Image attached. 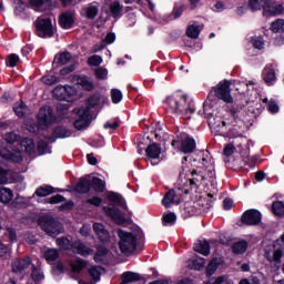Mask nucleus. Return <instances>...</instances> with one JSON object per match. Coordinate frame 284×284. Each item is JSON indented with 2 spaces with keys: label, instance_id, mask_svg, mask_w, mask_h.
<instances>
[{
  "label": "nucleus",
  "instance_id": "4c0bfd02",
  "mask_svg": "<svg viewBox=\"0 0 284 284\" xmlns=\"http://www.w3.org/2000/svg\"><path fill=\"white\" fill-rule=\"evenodd\" d=\"M91 189H93V191H95L97 193H102L105 190V183L102 179L93 176L91 179Z\"/></svg>",
  "mask_w": 284,
  "mask_h": 284
},
{
  "label": "nucleus",
  "instance_id": "72a5a7b5",
  "mask_svg": "<svg viewBox=\"0 0 284 284\" xmlns=\"http://www.w3.org/2000/svg\"><path fill=\"white\" fill-rule=\"evenodd\" d=\"M267 0H248L247 7L252 12L265 10Z\"/></svg>",
  "mask_w": 284,
  "mask_h": 284
},
{
  "label": "nucleus",
  "instance_id": "ddd939ff",
  "mask_svg": "<svg viewBox=\"0 0 284 284\" xmlns=\"http://www.w3.org/2000/svg\"><path fill=\"white\" fill-rule=\"evenodd\" d=\"M74 22H75V16H74L73 10H67V11L62 12L59 18V26L63 30L72 29L74 26Z\"/></svg>",
  "mask_w": 284,
  "mask_h": 284
},
{
  "label": "nucleus",
  "instance_id": "c756f323",
  "mask_svg": "<svg viewBox=\"0 0 284 284\" xmlns=\"http://www.w3.org/2000/svg\"><path fill=\"white\" fill-rule=\"evenodd\" d=\"M110 13L113 19H120L123 17V6L120 1H113L110 4Z\"/></svg>",
  "mask_w": 284,
  "mask_h": 284
},
{
  "label": "nucleus",
  "instance_id": "7c9ffc66",
  "mask_svg": "<svg viewBox=\"0 0 284 284\" xmlns=\"http://www.w3.org/2000/svg\"><path fill=\"white\" fill-rule=\"evenodd\" d=\"M72 59V54L70 52H63L60 54H57L54 57L53 65L57 64V67H62L68 64Z\"/></svg>",
  "mask_w": 284,
  "mask_h": 284
},
{
  "label": "nucleus",
  "instance_id": "de8ad7c7",
  "mask_svg": "<svg viewBox=\"0 0 284 284\" xmlns=\"http://www.w3.org/2000/svg\"><path fill=\"white\" fill-rule=\"evenodd\" d=\"M87 261L80 258L71 264L72 271L75 274H80L87 267Z\"/></svg>",
  "mask_w": 284,
  "mask_h": 284
},
{
  "label": "nucleus",
  "instance_id": "864d4df0",
  "mask_svg": "<svg viewBox=\"0 0 284 284\" xmlns=\"http://www.w3.org/2000/svg\"><path fill=\"white\" fill-rule=\"evenodd\" d=\"M148 130L150 133L154 134V138L156 141L161 140V135H160V133H158V132L162 131L160 122H155L153 125L149 126Z\"/></svg>",
  "mask_w": 284,
  "mask_h": 284
},
{
  "label": "nucleus",
  "instance_id": "6ab92c4d",
  "mask_svg": "<svg viewBox=\"0 0 284 284\" xmlns=\"http://www.w3.org/2000/svg\"><path fill=\"white\" fill-rule=\"evenodd\" d=\"M178 196H181L180 189L178 192L170 190L165 193L161 203L165 209H169L172 204H180L182 202V200L178 199Z\"/></svg>",
  "mask_w": 284,
  "mask_h": 284
},
{
  "label": "nucleus",
  "instance_id": "a19ab883",
  "mask_svg": "<svg viewBox=\"0 0 284 284\" xmlns=\"http://www.w3.org/2000/svg\"><path fill=\"white\" fill-rule=\"evenodd\" d=\"M201 31H202V29L199 24H190L186 29V36L190 39L196 40V39H199Z\"/></svg>",
  "mask_w": 284,
  "mask_h": 284
},
{
  "label": "nucleus",
  "instance_id": "8fccbe9b",
  "mask_svg": "<svg viewBox=\"0 0 284 284\" xmlns=\"http://www.w3.org/2000/svg\"><path fill=\"white\" fill-rule=\"evenodd\" d=\"M272 212L275 215L283 216L284 215V203L283 201H275L272 204Z\"/></svg>",
  "mask_w": 284,
  "mask_h": 284
},
{
  "label": "nucleus",
  "instance_id": "423d86ee",
  "mask_svg": "<svg viewBox=\"0 0 284 284\" xmlns=\"http://www.w3.org/2000/svg\"><path fill=\"white\" fill-rule=\"evenodd\" d=\"M119 250L122 254H133L138 250V237L134 233L124 230L118 231Z\"/></svg>",
  "mask_w": 284,
  "mask_h": 284
},
{
  "label": "nucleus",
  "instance_id": "49530a36",
  "mask_svg": "<svg viewBox=\"0 0 284 284\" xmlns=\"http://www.w3.org/2000/svg\"><path fill=\"white\" fill-rule=\"evenodd\" d=\"M176 222V215L173 212L164 213L162 216V224L164 227L173 225Z\"/></svg>",
  "mask_w": 284,
  "mask_h": 284
},
{
  "label": "nucleus",
  "instance_id": "5701e85b",
  "mask_svg": "<svg viewBox=\"0 0 284 284\" xmlns=\"http://www.w3.org/2000/svg\"><path fill=\"white\" fill-rule=\"evenodd\" d=\"M106 200L114 205H118L119 207L124 209L125 211H129V206L126 204L125 199L120 193L115 192H109L106 195Z\"/></svg>",
  "mask_w": 284,
  "mask_h": 284
},
{
  "label": "nucleus",
  "instance_id": "5fc2aeb1",
  "mask_svg": "<svg viewBox=\"0 0 284 284\" xmlns=\"http://www.w3.org/2000/svg\"><path fill=\"white\" fill-rule=\"evenodd\" d=\"M201 163L206 169L212 165V163H213L212 155H211V153L207 150L203 151Z\"/></svg>",
  "mask_w": 284,
  "mask_h": 284
},
{
  "label": "nucleus",
  "instance_id": "37998d69",
  "mask_svg": "<svg viewBox=\"0 0 284 284\" xmlns=\"http://www.w3.org/2000/svg\"><path fill=\"white\" fill-rule=\"evenodd\" d=\"M60 256V253L57 248H48L43 253V257L47 262H55Z\"/></svg>",
  "mask_w": 284,
  "mask_h": 284
},
{
  "label": "nucleus",
  "instance_id": "f704fd0d",
  "mask_svg": "<svg viewBox=\"0 0 284 284\" xmlns=\"http://www.w3.org/2000/svg\"><path fill=\"white\" fill-rule=\"evenodd\" d=\"M58 190H55L53 186L42 185L36 190L34 195H37L38 197H45L50 194L55 193Z\"/></svg>",
  "mask_w": 284,
  "mask_h": 284
},
{
  "label": "nucleus",
  "instance_id": "cd10ccee",
  "mask_svg": "<svg viewBox=\"0 0 284 284\" xmlns=\"http://www.w3.org/2000/svg\"><path fill=\"white\" fill-rule=\"evenodd\" d=\"M52 132H53V135L59 140L68 139L72 135V131L64 125H57Z\"/></svg>",
  "mask_w": 284,
  "mask_h": 284
},
{
  "label": "nucleus",
  "instance_id": "69168bd1",
  "mask_svg": "<svg viewBox=\"0 0 284 284\" xmlns=\"http://www.w3.org/2000/svg\"><path fill=\"white\" fill-rule=\"evenodd\" d=\"M278 110H280V108H278V104L276 103V101H274V100L268 101V103H267V111L271 114L278 113Z\"/></svg>",
  "mask_w": 284,
  "mask_h": 284
},
{
  "label": "nucleus",
  "instance_id": "473e14b6",
  "mask_svg": "<svg viewBox=\"0 0 284 284\" xmlns=\"http://www.w3.org/2000/svg\"><path fill=\"white\" fill-rule=\"evenodd\" d=\"M14 197L12 190L8 187H0V203L8 204Z\"/></svg>",
  "mask_w": 284,
  "mask_h": 284
},
{
  "label": "nucleus",
  "instance_id": "09e8293b",
  "mask_svg": "<svg viewBox=\"0 0 284 284\" xmlns=\"http://www.w3.org/2000/svg\"><path fill=\"white\" fill-rule=\"evenodd\" d=\"M37 150L40 155H44L47 153H51V146H49V143L44 140H39Z\"/></svg>",
  "mask_w": 284,
  "mask_h": 284
},
{
  "label": "nucleus",
  "instance_id": "2f4dec72",
  "mask_svg": "<svg viewBox=\"0 0 284 284\" xmlns=\"http://www.w3.org/2000/svg\"><path fill=\"white\" fill-rule=\"evenodd\" d=\"M194 251L203 256L210 255V243L207 241H199V243H195Z\"/></svg>",
  "mask_w": 284,
  "mask_h": 284
},
{
  "label": "nucleus",
  "instance_id": "2eb2a0df",
  "mask_svg": "<svg viewBox=\"0 0 284 284\" xmlns=\"http://www.w3.org/2000/svg\"><path fill=\"white\" fill-rule=\"evenodd\" d=\"M91 189V175H84L83 178H80V180H78V183L75 184V186H73V192L78 194H88L90 193Z\"/></svg>",
  "mask_w": 284,
  "mask_h": 284
},
{
  "label": "nucleus",
  "instance_id": "7ed1b4c3",
  "mask_svg": "<svg viewBox=\"0 0 284 284\" xmlns=\"http://www.w3.org/2000/svg\"><path fill=\"white\" fill-rule=\"evenodd\" d=\"M216 103L217 102L209 101V98L206 97V101L203 104V112L200 111L199 114L206 119L211 132H214L215 135H224L226 133V122L222 116L217 115V112L214 109Z\"/></svg>",
  "mask_w": 284,
  "mask_h": 284
},
{
  "label": "nucleus",
  "instance_id": "a211bd4d",
  "mask_svg": "<svg viewBox=\"0 0 284 284\" xmlns=\"http://www.w3.org/2000/svg\"><path fill=\"white\" fill-rule=\"evenodd\" d=\"M72 247L73 252L82 257H88L94 253V250L89 247L81 240L73 241Z\"/></svg>",
  "mask_w": 284,
  "mask_h": 284
},
{
  "label": "nucleus",
  "instance_id": "39448f33",
  "mask_svg": "<svg viewBox=\"0 0 284 284\" xmlns=\"http://www.w3.org/2000/svg\"><path fill=\"white\" fill-rule=\"evenodd\" d=\"M231 81L223 80L213 87L211 92H209V101L211 103H217V101H223L224 103H233V98L231 94Z\"/></svg>",
  "mask_w": 284,
  "mask_h": 284
},
{
  "label": "nucleus",
  "instance_id": "b1692460",
  "mask_svg": "<svg viewBox=\"0 0 284 284\" xmlns=\"http://www.w3.org/2000/svg\"><path fill=\"white\" fill-rule=\"evenodd\" d=\"M142 277L140 273L125 271L121 274V284H132L141 282Z\"/></svg>",
  "mask_w": 284,
  "mask_h": 284
},
{
  "label": "nucleus",
  "instance_id": "4d7b16f0",
  "mask_svg": "<svg viewBox=\"0 0 284 284\" xmlns=\"http://www.w3.org/2000/svg\"><path fill=\"white\" fill-rule=\"evenodd\" d=\"M103 62V59L101 55H91L90 58H88L87 63L90 67H99L101 65Z\"/></svg>",
  "mask_w": 284,
  "mask_h": 284
},
{
  "label": "nucleus",
  "instance_id": "e433bc0d",
  "mask_svg": "<svg viewBox=\"0 0 284 284\" xmlns=\"http://www.w3.org/2000/svg\"><path fill=\"white\" fill-rule=\"evenodd\" d=\"M265 257L270 263L281 264V260H283V250L282 248L274 250L273 256L270 255L268 253H265Z\"/></svg>",
  "mask_w": 284,
  "mask_h": 284
},
{
  "label": "nucleus",
  "instance_id": "79ce46f5",
  "mask_svg": "<svg viewBox=\"0 0 284 284\" xmlns=\"http://www.w3.org/2000/svg\"><path fill=\"white\" fill-rule=\"evenodd\" d=\"M78 84L84 89V91H93L94 90V83L89 81V78L87 75L84 77H78Z\"/></svg>",
  "mask_w": 284,
  "mask_h": 284
},
{
  "label": "nucleus",
  "instance_id": "ea45409f",
  "mask_svg": "<svg viewBox=\"0 0 284 284\" xmlns=\"http://www.w3.org/2000/svg\"><path fill=\"white\" fill-rule=\"evenodd\" d=\"M21 146L24 148V151H26L27 154L31 155V154L34 153L36 144H34L33 139H31V138H24V139L21 141Z\"/></svg>",
  "mask_w": 284,
  "mask_h": 284
},
{
  "label": "nucleus",
  "instance_id": "c9c22d12",
  "mask_svg": "<svg viewBox=\"0 0 284 284\" xmlns=\"http://www.w3.org/2000/svg\"><path fill=\"white\" fill-rule=\"evenodd\" d=\"M27 109H28V106L24 104L23 101L16 102L13 104V112H14L16 116H18L19 119H24L26 118Z\"/></svg>",
  "mask_w": 284,
  "mask_h": 284
},
{
  "label": "nucleus",
  "instance_id": "c03bdc74",
  "mask_svg": "<svg viewBox=\"0 0 284 284\" xmlns=\"http://www.w3.org/2000/svg\"><path fill=\"white\" fill-rule=\"evenodd\" d=\"M31 280L34 283H39L44 280L43 272L40 268H38L34 264H32Z\"/></svg>",
  "mask_w": 284,
  "mask_h": 284
},
{
  "label": "nucleus",
  "instance_id": "c85d7f7f",
  "mask_svg": "<svg viewBox=\"0 0 284 284\" xmlns=\"http://www.w3.org/2000/svg\"><path fill=\"white\" fill-rule=\"evenodd\" d=\"M248 250L247 241H239L232 244V253L235 255H243Z\"/></svg>",
  "mask_w": 284,
  "mask_h": 284
},
{
  "label": "nucleus",
  "instance_id": "bb28decb",
  "mask_svg": "<svg viewBox=\"0 0 284 284\" xmlns=\"http://www.w3.org/2000/svg\"><path fill=\"white\" fill-rule=\"evenodd\" d=\"M100 8H99V3L93 1L92 3H90L85 9V18L88 20H94L98 14H99Z\"/></svg>",
  "mask_w": 284,
  "mask_h": 284
},
{
  "label": "nucleus",
  "instance_id": "3c124183",
  "mask_svg": "<svg viewBox=\"0 0 284 284\" xmlns=\"http://www.w3.org/2000/svg\"><path fill=\"white\" fill-rule=\"evenodd\" d=\"M89 275L91 278L95 282H99L101 280V271L98 266L93 265L88 270Z\"/></svg>",
  "mask_w": 284,
  "mask_h": 284
},
{
  "label": "nucleus",
  "instance_id": "1a4fd4ad",
  "mask_svg": "<svg viewBox=\"0 0 284 284\" xmlns=\"http://www.w3.org/2000/svg\"><path fill=\"white\" fill-rule=\"evenodd\" d=\"M54 99L58 101H67L71 103L77 97V89L71 85H59L52 91Z\"/></svg>",
  "mask_w": 284,
  "mask_h": 284
},
{
  "label": "nucleus",
  "instance_id": "412c9836",
  "mask_svg": "<svg viewBox=\"0 0 284 284\" xmlns=\"http://www.w3.org/2000/svg\"><path fill=\"white\" fill-rule=\"evenodd\" d=\"M180 143H181L180 150L183 154H191L196 149L195 140L190 135H185L184 138H182Z\"/></svg>",
  "mask_w": 284,
  "mask_h": 284
},
{
  "label": "nucleus",
  "instance_id": "20e7f679",
  "mask_svg": "<svg viewBox=\"0 0 284 284\" xmlns=\"http://www.w3.org/2000/svg\"><path fill=\"white\" fill-rule=\"evenodd\" d=\"M55 121L57 116L51 106L41 108L37 118V124L31 125L29 131L38 134L40 131H47Z\"/></svg>",
  "mask_w": 284,
  "mask_h": 284
},
{
  "label": "nucleus",
  "instance_id": "bf43d9fd",
  "mask_svg": "<svg viewBox=\"0 0 284 284\" xmlns=\"http://www.w3.org/2000/svg\"><path fill=\"white\" fill-rule=\"evenodd\" d=\"M185 10H186V6L185 4L175 6L173 8V11H172L174 20L180 19V17L183 14V12Z\"/></svg>",
  "mask_w": 284,
  "mask_h": 284
},
{
  "label": "nucleus",
  "instance_id": "338daca9",
  "mask_svg": "<svg viewBox=\"0 0 284 284\" xmlns=\"http://www.w3.org/2000/svg\"><path fill=\"white\" fill-rule=\"evenodd\" d=\"M88 204L100 207L102 205L103 200L99 196H92L85 201Z\"/></svg>",
  "mask_w": 284,
  "mask_h": 284
},
{
  "label": "nucleus",
  "instance_id": "393cba45",
  "mask_svg": "<svg viewBox=\"0 0 284 284\" xmlns=\"http://www.w3.org/2000/svg\"><path fill=\"white\" fill-rule=\"evenodd\" d=\"M108 255L109 248L104 244L97 245L93 261L97 264L103 263Z\"/></svg>",
  "mask_w": 284,
  "mask_h": 284
},
{
  "label": "nucleus",
  "instance_id": "f257e3e1",
  "mask_svg": "<svg viewBox=\"0 0 284 284\" xmlns=\"http://www.w3.org/2000/svg\"><path fill=\"white\" fill-rule=\"evenodd\" d=\"M101 93L95 92L88 97L84 101V106L80 109H73V112L78 114V120L73 121V128L78 131H82L88 129L93 121V112L92 109H95L101 103Z\"/></svg>",
  "mask_w": 284,
  "mask_h": 284
},
{
  "label": "nucleus",
  "instance_id": "f3484780",
  "mask_svg": "<svg viewBox=\"0 0 284 284\" xmlns=\"http://www.w3.org/2000/svg\"><path fill=\"white\" fill-rule=\"evenodd\" d=\"M262 79L266 85L272 87L276 83V69L274 64H267L262 71Z\"/></svg>",
  "mask_w": 284,
  "mask_h": 284
},
{
  "label": "nucleus",
  "instance_id": "f03ea898",
  "mask_svg": "<svg viewBox=\"0 0 284 284\" xmlns=\"http://www.w3.org/2000/svg\"><path fill=\"white\" fill-rule=\"evenodd\" d=\"M164 105L169 114L191 119L195 113L194 102L186 94L170 95L165 99Z\"/></svg>",
  "mask_w": 284,
  "mask_h": 284
},
{
  "label": "nucleus",
  "instance_id": "9b49d317",
  "mask_svg": "<svg viewBox=\"0 0 284 284\" xmlns=\"http://www.w3.org/2000/svg\"><path fill=\"white\" fill-rule=\"evenodd\" d=\"M161 144L156 142H152L146 145L145 154L149 160H151V165H158L160 163L161 155Z\"/></svg>",
  "mask_w": 284,
  "mask_h": 284
},
{
  "label": "nucleus",
  "instance_id": "603ef678",
  "mask_svg": "<svg viewBox=\"0 0 284 284\" xmlns=\"http://www.w3.org/2000/svg\"><path fill=\"white\" fill-rule=\"evenodd\" d=\"M122 99H123V93H122L121 90H119V89H112L111 90V101H112V103H115V104L121 103Z\"/></svg>",
  "mask_w": 284,
  "mask_h": 284
},
{
  "label": "nucleus",
  "instance_id": "680f3d73",
  "mask_svg": "<svg viewBox=\"0 0 284 284\" xmlns=\"http://www.w3.org/2000/svg\"><path fill=\"white\" fill-rule=\"evenodd\" d=\"M42 82L47 85H53L58 82H60V78L55 75H44L42 78Z\"/></svg>",
  "mask_w": 284,
  "mask_h": 284
},
{
  "label": "nucleus",
  "instance_id": "58836bf2",
  "mask_svg": "<svg viewBox=\"0 0 284 284\" xmlns=\"http://www.w3.org/2000/svg\"><path fill=\"white\" fill-rule=\"evenodd\" d=\"M57 245L62 251L73 250V242L71 240H69L67 236H61V237L57 239Z\"/></svg>",
  "mask_w": 284,
  "mask_h": 284
},
{
  "label": "nucleus",
  "instance_id": "4be33fe9",
  "mask_svg": "<svg viewBox=\"0 0 284 284\" xmlns=\"http://www.w3.org/2000/svg\"><path fill=\"white\" fill-rule=\"evenodd\" d=\"M29 266H32V260L30 258V256L17 258L12 263V271L13 273H22L23 271L28 270Z\"/></svg>",
  "mask_w": 284,
  "mask_h": 284
},
{
  "label": "nucleus",
  "instance_id": "a18cd8bd",
  "mask_svg": "<svg viewBox=\"0 0 284 284\" xmlns=\"http://www.w3.org/2000/svg\"><path fill=\"white\" fill-rule=\"evenodd\" d=\"M3 158L13 163H21L23 161V156L20 152H9L3 154Z\"/></svg>",
  "mask_w": 284,
  "mask_h": 284
},
{
  "label": "nucleus",
  "instance_id": "4468645a",
  "mask_svg": "<svg viewBox=\"0 0 284 284\" xmlns=\"http://www.w3.org/2000/svg\"><path fill=\"white\" fill-rule=\"evenodd\" d=\"M92 229L98 241L103 245L108 244L111 241L110 232L105 230V226L103 224L94 223Z\"/></svg>",
  "mask_w": 284,
  "mask_h": 284
},
{
  "label": "nucleus",
  "instance_id": "0eeeda50",
  "mask_svg": "<svg viewBox=\"0 0 284 284\" xmlns=\"http://www.w3.org/2000/svg\"><path fill=\"white\" fill-rule=\"evenodd\" d=\"M39 224L43 232H45L48 236H52L53 239H55V236H59V234H62L64 232L63 224L51 215L41 216L39 219Z\"/></svg>",
  "mask_w": 284,
  "mask_h": 284
},
{
  "label": "nucleus",
  "instance_id": "e2e57ef3",
  "mask_svg": "<svg viewBox=\"0 0 284 284\" xmlns=\"http://www.w3.org/2000/svg\"><path fill=\"white\" fill-rule=\"evenodd\" d=\"M108 74H109V72H108V70L104 69V68H98V69H95V71H94V75H95V78H97L98 80H105V79L108 78Z\"/></svg>",
  "mask_w": 284,
  "mask_h": 284
},
{
  "label": "nucleus",
  "instance_id": "774afa93",
  "mask_svg": "<svg viewBox=\"0 0 284 284\" xmlns=\"http://www.w3.org/2000/svg\"><path fill=\"white\" fill-rule=\"evenodd\" d=\"M64 201H65V197H64V196H62V195H60V194H57V195L50 197L48 202H49L50 204H59V203H62V202H64Z\"/></svg>",
  "mask_w": 284,
  "mask_h": 284
},
{
  "label": "nucleus",
  "instance_id": "f8f14e48",
  "mask_svg": "<svg viewBox=\"0 0 284 284\" xmlns=\"http://www.w3.org/2000/svg\"><path fill=\"white\" fill-rule=\"evenodd\" d=\"M283 12H284L283 3L267 0L266 6L264 7L263 16L276 17V16L283 14Z\"/></svg>",
  "mask_w": 284,
  "mask_h": 284
},
{
  "label": "nucleus",
  "instance_id": "13d9d810",
  "mask_svg": "<svg viewBox=\"0 0 284 284\" xmlns=\"http://www.w3.org/2000/svg\"><path fill=\"white\" fill-rule=\"evenodd\" d=\"M19 61H20L19 55L12 53V54L8 55V58L6 60V64H7V67L14 68V67H17Z\"/></svg>",
  "mask_w": 284,
  "mask_h": 284
},
{
  "label": "nucleus",
  "instance_id": "0e129e2a",
  "mask_svg": "<svg viewBox=\"0 0 284 284\" xmlns=\"http://www.w3.org/2000/svg\"><path fill=\"white\" fill-rule=\"evenodd\" d=\"M254 49L263 50L265 45L264 38L262 36H258L255 40L252 42Z\"/></svg>",
  "mask_w": 284,
  "mask_h": 284
},
{
  "label": "nucleus",
  "instance_id": "dca6fc26",
  "mask_svg": "<svg viewBox=\"0 0 284 284\" xmlns=\"http://www.w3.org/2000/svg\"><path fill=\"white\" fill-rule=\"evenodd\" d=\"M103 210L105 214L110 216L116 224L123 225L129 222L121 210L118 207L105 206Z\"/></svg>",
  "mask_w": 284,
  "mask_h": 284
},
{
  "label": "nucleus",
  "instance_id": "a878e982",
  "mask_svg": "<svg viewBox=\"0 0 284 284\" xmlns=\"http://www.w3.org/2000/svg\"><path fill=\"white\" fill-rule=\"evenodd\" d=\"M222 264H223L222 258H219V257L211 258V262H209V265H206V277L213 276Z\"/></svg>",
  "mask_w": 284,
  "mask_h": 284
},
{
  "label": "nucleus",
  "instance_id": "9d476101",
  "mask_svg": "<svg viewBox=\"0 0 284 284\" xmlns=\"http://www.w3.org/2000/svg\"><path fill=\"white\" fill-rule=\"evenodd\" d=\"M263 220L262 212L255 209L246 210L241 216V223L248 226L261 224Z\"/></svg>",
  "mask_w": 284,
  "mask_h": 284
},
{
  "label": "nucleus",
  "instance_id": "6e6d98bb",
  "mask_svg": "<svg viewBox=\"0 0 284 284\" xmlns=\"http://www.w3.org/2000/svg\"><path fill=\"white\" fill-rule=\"evenodd\" d=\"M284 27V19H276L271 23V31L274 33L281 32L282 28Z\"/></svg>",
  "mask_w": 284,
  "mask_h": 284
},
{
  "label": "nucleus",
  "instance_id": "6e6552de",
  "mask_svg": "<svg viewBox=\"0 0 284 284\" xmlns=\"http://www.w3.org/2000/svg\"><path fill=\"white\" fill-rule=\"evenodd\" d=\"M36 36L41 39H50L54 37L52 19L50 17H38L34 21Z\"/></svg>",
  "mask_w": 284,
  "mask_h": 284
},
{
  "label": "nucleus",
  "instance_id": "052dcab7",
  "mask_svg": "<svg viewBox=\"0 0 284 284\" xmlns=\"http://www.w3.org/2000/svg\"><path fill=\"white\" fill-rule=\"evenodd\" d=\"M11 253L12 248L10 247V245H7L2 241H0V257L10 256Z\"/></svg>",
  "mask_w": 284,
  "mask_h": 284
},
{
  "label": "nucleus",
  "instance_id": "aec40b11",
  "mask_svg": "<svg viewBox=\"0 0 284 284\" xmlns=\"http://www.w3.org/2000/svg\"><path fill=\"white\" fill-rule=\"evenodd\" d=\"M191 179H189L186 187L183 189L184 194H189L192 191H197L199 183L201 179L203 178L200 173H197L196 169H193L190 173ZM190 186V189H187Z\"/></svg>",
  "mask_w": 284,
  "mask_h": 284
}]
</instances>
